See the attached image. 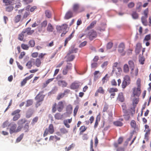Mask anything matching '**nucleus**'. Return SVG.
<instances>
[{
	"label": "nucleus",
	"instance_id": "nucleus-1",
	"mask_svg": "<svg viewBox=\"0 0 151 151\" xmlns=\"http://www.w3.org/2000/svg\"><path fill=\"white\" fill-rule=\"evenodd\" d=\"M131 82L130 78L129 76L126 75L124 76L123 80L122 83V87L123 88H125L127 86L129 85Z\"/></svg>",
	"mask_w": 151,
	"mask_h": 151
},
{
	"label": "nucleus",
	"instance_id": "nucleus-2",
	"mask_svg": "<svg viewBox=\"0 0 151 151\" xmlns=\"http://www.w3.org/2000/svg\"><path fill=\"white\" fill-rule=\"evenodd\" d=\"M124 43L123 42L120 43L118 46V51L122 56H124L125 55L126 51L124 50Z\"/></svg>",
	"mask_w": 151,
	"mask_h": 151
},
{
	"label": "nucleus",
	"instance_id": "nucleus-3",
	"mask_svg": "<svg viewBox=\"0 0 151 151\" xmlns=\"http://www.w3.org/2000/svg\"><path fill=\"white\" fill-rule=\"evenodd\" d=\"M88 36L89 37V39L92 41L97 36V34L95 31L91 29L88 33Z\"/></svg>",
	"mask_w": 151,
	"mask_h": 151
},
{
	"label": "nucleus",
	"instance_id": "nucleus-4",
	"mask_svg": "<svg viewBox=\"0 0 151 151\" xmlns=\"http://www.w3.org/2000/svg\"><path fill=\"white\" fill-rule=\"evenodd\" d=\"M20 111V109H17L11 113L12 116H14L13 118L14 121L17 120L20 117V115L19 114Z\"/></svg>",
	"mask_w": 151,
	"mask_h": 151
},
{
	"label": "nucleus",
	"instance_id": "nucleus-5",
	"mask_svg": "<svg viewBox=\"0 0 151 151\" xmlns=\"http://www.w3.org/2000/svg\"><path fill=\"white\" fill-rule=\"evenodd\" d=\"M72 64L70 63H68L66 67L64 68L63 71V75H66L67 74L69 70H71L72 68Z\"/></svg>",
	"mask_w": 151,
	"mask_h": 151
},
{
	"label": "nucleus",
	"instance_id": "nucleus-6",
	"mask_svg": "<svg viewBox=\"0 0 151 151\" xmlns=\"http://www.w3.org/2000/svg\"><path fill=\"white\" fill-rule=\"evenodd\" d=\"M11 125H12V126L10 129L9 133L10 134H12L16 132V128L17 127V125L15 124L11 123L9 124L8 126H10Z\"/></svg>",
	"mask_w": 151,
	"mask_h": 151
},
{
	"label": "nucleus",
	"instance_id": "nucleus-7",
	"mask_svg": "<svg viewBox=\"0 0 151 151\" xmlns=\"http://www.w3.org/2000/svg\"><path fill=\"white\" fill-rule=\"evenodd\" d=\"M72 106L70 104L68 105L66 107V112L64 114L66 116L70 114L72 112Z\"/></svg>",
	"mask_w": 151,
	"mask_h": 151
},
{
	"label": "nucleus",
	"instance_id": "nucleus-8",
	"mask_svg": "<svg viewBox=\"0 0 151 151\" xmlns=\"http://www.w3.org/2000/svg\"><path fill=\"white\" fill-rule=\"evenodd\" d=\"M31 27H28L24 29L22 31V33L24 34L27 33V35H31L34 32V30H31Z\"/></svg>",
	"mask_w": 151,
	"mask_h": 151
},
{
	"label": "nucleus",
	"instance_id": "nucleus-9",
	"mask_svg": "<svg viewBox=\"0 0 151 151\" xmlns=\"http://www.w3.org/2000/svg\"><path fill=\"white\" fill-rule=\"evenodd\" d=\"M45 96V95H39V94H38L36 96L35 98V99L36 100H37V104H38L40 102L43 101Z\"/></svg>",
	"mask_w": 151,
	"mask_h": 151
},
{
	"label": "nucleus",
	"instance_id": "nucleus-10",
	"mask_svg": "<svg viewBox=\"0 0 151 151\" xmlns=\"http://www.w3.org/2000/svg\"><path fill=\"white\" fill-rule=\"evenodd\" d=\"M142 47L141 44L140 43H138L136 44L135 50L136 54L137 55L140 53Z\"/></svg>",
	"mask_w": 151,
	"mask_h": 151
},
{
	"label": "nucleus",
	"instance_id": "nucleus-11",
	"mask_svg": "<svg viewBox=\"0 0 151 151\" xmlns=\"http://www.w3.org/2000/svg\"><path fill=\"white\" fill-rule=\"evenodd\" d=\"M34 113L33 110L31 109H29L26 113V117L27 118H30Z\"/></svg>",
	"mask_w": 151,
	"mask_h": 151
},
{
	"label": "nucleus",
	"instance_id": "nucleus-12",
	"mask_svg": "<svg viewBox=\"0 0 151 151\" xmlns=\"http://www.w3.org/2000/svg\"><path fill=\"white\" fill-rule=\"evenodd\" d=\"M64 108V105L62 101H59L58 104L57 110L59 112H61L63 110Z\"/></svg>",
	"mask_w": 151,
	"mask_h": 151
},
{
	"label": "nucleus",
	"instance_id": "nucleus-13",
	"mask_svg": "<svg viewBox=\"0 0 151 151\" xmlns=\"http://www.w3.org/2000/svg\"><path fill=\"white\" fill-rule=\"evenodd\" d=\"M80 85L78 82H74L72 83L70 86V88L71 89H75L78 88L79 86Z\"/></svg>",
	"mask_w": 151,
	"mask_h": 151
},
{
	"label": "nucleus",
	"instance_id": "nucleus-14",
	"mask_svg": "<svg viewBox=\"0 0 151 151\" xmlns=\"http://www.w3.org/2000/svg\"><path fill=\"white\" fill-rule=\"evenodd\" d=\"M58 84L59 86L63 88L66 87L68 85L67 83L63 80L59 81Z\"/></svg>",
	"mask_w": 151,
	"mask_h": 151
},
{
	"label": "nucleus",
	"instance_id": "nucleus-15",
	"mask_svg": "<svg viewBox=\"0 0 151 151\" xmlns=\"http://www.w3.org/2000/svg\"><path fill=\"white\" fill-rule=\"evenodd\" d=\"M73 12L70 11H68L65 14V19H68L73 17Z\"/></svg>",
	"mask_w": 151,
	"mask_h": 151
},
{
	"label": "nucleus",
	"instance_id": "nucleus-16",
	"mask_svg": "<svg viewBox=\"0 0 151 151\" xmlns=\"http://www.w3.org/2000/svg\"><path fill=\"white\" fill-rule=\"evenodd\" d=\"M97 22L96 20H94L92 22L89 26H88L86 29L87 30H89L93 28L94 26L96 24Z\"/></svg>",
	"mask_w": 151,
	"mask_h": 151
},
{
	"label": "nucleus",
	"instance_id": "nucleus-17",
	"mask_svg": "<svg viewBox=\"0 0 151 151\" xmlns=\"http://www.w3.org/2000/svg\"><path fill=\"white\" fill-rule=\"evenodd\" d=\"M78 50V48H73L72 49L70 50L68 53L67 54V56L69 55L70 54L75 53H76L77 52Z\"/></svg>",
	"mask_w": 151,
	"mask_h": 151
},
{
	"label": "nucleus",
	"instance_id": "nucleus-18",
	"mask_svg": "<svg viewBox=\"0 0 151 151\" xmlns=\"http://www.w3.org/2000/svg\"><path fill=\"white\" fill-rule=\"evenodd\" d=\"M118 100L121 102H122L124 101V98L122 93H119L118 96Z\"/></svg>",
	"mask_w": 151,
	"mask_h": 151
},
{
	"label": "nucleus",
	"instance_id": "nucleus-19",
	"mask_svg": "<svg viewBox=\"0 0 151 151\" xmlns=\"http://www.w3.org/2000/svg\"><path fill=\"white\" fill-rule=\"evenodd\" d=\"M99 71H96L93 73L94 77H93V80L94 81H96L100 77L98 74L99 73Z\"/></svg>",
	"mask_w": 151,
	"mask_h": 151
},
{
	"label": "nucleus",
	"instance_id": "nucleus-20",
	"mask_svg": "<svg viewBox=\"0 0 151 151\" xmlns=\"http://www.w3.org/2000/svg\"><path fill=\"white\" fill-rule=\"evenodd\" d=\"M128 64L131 71H132L134 67V63L133 61L132 60H129L128 61Z\"/></svg>",
	"mask_w": 151,
	"mask_h": 151
},
{
	"label": "nucleus",
	"instance_id": "nucleus-21",
	"mask_svg": "<svg viewBox=\"0 0 151 151\" xmlns=\"http://www.w3.org/2000/svg\"><path fill=\"white\" fill-rule=\"evenodd\" d=\"M26 121L27 120L25 119H21L18 121L17 124L18 125L23 126V124L25 123Z\"/></svg>",
	"mask_w": 151,
	"mask_h": 151
},
{
	"label": "nucleus",
	"instance_id": "nucleus-22",
	"mask_svg": "<svg viewBox=\"0 0 151 151\" xmlns=\"http://www.w3.org/2000/svg\"><path fill=\"white\" fill-rule=\"evenodd\" d=\"M23 129L24 130L25 132H28L29 130V126L28 123H26L23 126Z\"/></svg>",
	"mask_w": 151,
	"mask_h": 151
},
{
	"label": "nucleus",
	"instance_id": "nucleus-23",
	"mask_svg": "<svg viewBox=\"0 0 151 151\" xmlns=\"http://www.w3.org/2000/svg\"><path fill=\"white\" fill-rule=\"evenodd\" d=\"M34 60H35L34 59L32 58L31 59V60L29 61L26 64V66H27V68L28 69H30L31 68L32 66V62H34Z\"/></svg>",
	"mask_w": 151,
	"mask_h": 151
},
{
	"label": "nucleus",
	"instance_id": "nucleus-24",
	"mask_svg": "<svg viewBox=\"0 0 151 151\" xmlns=\"http://www.w3.org/2000/svg\"><path fill=\"white\" fill-rule=\"evenodd\" d=\"M58 90V88L56 86H55L52 89V90L49 92L48 93V95L49 96L51 95V94H54L56 93Z\"/></svg>",
	"mask_w": 151,
	"mask_h": 151
},
{
	"label": "nucleus",
	"instance_id": "nucleus-25",
	"mask_svg": "<svg viewBox=\"0 0 151 151\" xmlns=\"http://www.w3.org/2000/svg\"><path fill=\"white\" fill-rule=\"evenodd\" d=\"M55 118L57 120H61L63 117V115L60 113H56L54 116Z\"/></svg>",
	"mask_w": 151,
	"mask_h": 151
},
{
	"label": "nucleus",
	"instance_id": "nucleus-26",
	"mask_svg": "<svg viewBox=\"0 0 151 151\" xmlns=\"http://www.w3.org/2000/svg\"><path fill=\"white\" fill-rule=\"evenodd\" d=\"M100 120V116L99 115H98L96 117V121L94 125V128L95 129L97 127L99 124L98 122H99Z\"/></svg>",
	"mask_w": 151,
	"mask_h": 151
},
{
	"label": "nucleus",
	"instance_id": "nucleus-27",
	"mask_svg": "<svg viewBox=\"0 0 151 151\" xmlns=\"http://www.w3.org/2000/svg\"><path fill=\"white\" fill-rule=\"evenodd\" d=\"M79 8V6L78 4H76L73 5V12L76 13H77L78 10Z\"/></svg>",
	"mask_w": 151,
	"mask_h": 151
},
{
	"label": "nucleus",
	"instance_id": "nucleus-28",
	"mask_svg": "<svg viewBox=\"0 0 151 151\" xmlns=\"http://www.w3.org/2000/svg\"><path fill=\"white\" fill-rule=\"evenodd\" d=\"M48 131L51 134H52L54 132V129L52 124H50L49 125V126L48 127Z\"/></svg>",
	"mask_w": 151,
	"mask_h": 151
},
{
	"label": "nucleus",
	"instance_id": "nucleus-29",
	"mask_svg": "<svg viewBox=\"0 0 151 151\" xmlns=\"http://www.w3.org/2000/svg\"><path fill=\"white\" fill-rule=\"evenodd\" d=\"M53 27L50 23H48V24L47 27V30L49 32H52L53 31Z\"/></svg>",
	"mask_w": 151,
	"mask_h": 151
},
{
	"label": "nucleus",
	"instance_id": "nucleus-30",
	"mask_svg": "<svg viewBox=\"0 0 151 151\" xmlns=\"http://www.w3.org/2000/svg\"><path fill=\"white\" fill-rule=\"evenodd\" d=\"M114 124L117 127H121L123 125V123L119 121H116L113 122Z\"/></svg>",
	"mask_w": 151,
	"mask_h": 151
},
{
	"label": "nucleus",
	"instance_id": "nucleus-31",
	"mask_svg": "<svg viewBox=\"0 0 151 151\" xmlns=\"http://www.w3.org/2000/svg\"><path fill=\"white\" fill-rule=\"evenodd\" d=\"M108 91L110 93L117 92L118 89L116 88H111L108 89Z\"/></svg>",
	"mask_w": 151,
	"mask_h": 151
},
{
	"label": "nucleus",
	"instance_id": "nucleus-32",
	"mask_svg": "<svg viewBox=\"0 0 151 151\" xmlns=\"http://www.w3.org/2000/svg\"><path fill=\"white\" fill-rule=\"evenodd\" d=\"M21 17V15L20 14L17 15L14 17V22L15 23L18 22L20 20Z\"/></svg>",
	"mask_w": 151,
	"mask_h": 151
},
{
	"label": "nucleus",
	"instance_id": "nucleus-33",
	"mask_svg": "<svg viewBox=\"0 0 151 151\" xmlns=\"http://www.w3.org/2000/svg\"><path fill=\"white\" fill-rule=\"evenodd\" d=\"M75 58L74 55H72L68 57L67 58V62H71Z\"/></svg>",
	"mask_w": 151,
	"mask_h": 151
},
{
	"label": "nucleus",
	"instance_id": "nucleus-34",
	"mask_svg": "<svg viewBox=\"0 0 151 151\" xmlns=\"http://www.w3.org/2000/svg\"><path fill=\"white\" fill-rule=\"evenodd\" d=\"M33 101L32 100H28L27 101V103L25 105V106L26 107H29L32 105L33 104Z\"/></svg>",
	"mask_w": 151,
	"mask_h": 151
},
{
	"label": "nucleus",
	"instance_id": "nucleus-35",
	"mask_svg": "<svg viewBox=\"0 0 151 151\" xmlns=\"http://www.w3.org/2000/svg\"><path fill=\"white\" fill-rule=\"evenodd\" d=\"M45 13L46 17L48 18H51V14L49 10H46L45 11Z\"/></svg>",
	"mask_w": 151,
	"mask_h": 151
},
{
	"label": "nucleus",
	"instance_id": "nucleus-36",
	"mask_svg": "<svg viewBox=\"0 0 151 151\" xmlns=\"http://www.w3.org/2000/svg\"><path fill=\"white\" fill-rule=\"evenodd\" d=\"M122 111L124 114H127V107L125 104H123L122 106Z\"/></svg>",
	"mask_w": 151,
	"mask_h": 151
},
{
	"label": "nucleus",
	"instance_id": "nucleus-37",
	"mask_svg": "<svg viewBox=\"0 0 151 151\" xmlns=\"http://www.w3.org/2000/svg\"><path fill=\"white\" fill-rule=\"evenodd\" d=\"M132 16L133 18L134 19H137L138 17V14L136 12H133Z\"/></svg>",
	"mask_w": 151,
	"mask_h": 151
},
{
	"label": "nucleus",
	"instance_id": "nucleus-38",
	"mask_svg": "<svg viewBox=\"0 0 151 151\" xmlns=\"http://www.w3.org/2000/svg\"><path fill=\"white\" fill-rule=\"evenodd\" d=\"M62 31H67L66 29L68 27V25L65 24H63L61 26Z\"/></svg>",
	"mask_w": 151,
	"mask_h": 151
},
{
	"label": "nucleus",
	"instance_id": "nucleus-39",
	"mask_svg": "<svg viewBox=\"0 0 151 151\" xmlns=\"http://www.w3.org/2000/svg\"><path fill=\"white\" fill-rule=\"evenodd\" d=\"M35 64L37 67H40L41 64L40 60L39 58H37L36 60Z\"/></svg>",
	"mask_w": 151,
	"mask_h": 151
},
{
	"label": "nucleus",
	"instance_id": "nucleus-40",
	"mask_svg": "<svg viewBox=\"0 0 151 151\" xmlns=\"http://www.w3.org/2000/svg\"><path fill=\"white\" fill-rule=\"evenodd\" d=\"M21 47L23 50H28L29 49V46L27 45L22 43L21 45Z\"/></svg>",
	"mask_w": 151,
	"mask_h": 151
},
{
	"label": "nucleus",
	"instance_id": "nucleus-41",
	"mask_svg": "<svg viewBox=\"0 0 151 151\" xmlns=\"http://www.w3.org/2000/svg\"><path fill=\"white\" fill-rule=\"evenodd\" d=\"M129 71V68L127 64H125L124 66V72L127 73Z\"/></svg>",
	"mask_w": 151,
	"mask_h": 151
},
{
	"label": "nucleus",
	"instance_id": "nucleus-42",
	"mask_svg": "<svg viewBox=\"0 0 151 151\" xmlns=\"http://www.w3.org/2000/svg\"><path fill=\"white\" fill-rule=\"evenodd\" d=\"M14 7L10 5L6 7V11L8 12H10L12 11Z\"/></svg>",
	"mask_w": 151,
	"mask_h": 151
},
{
	"label": "nucleus",
	"instance_id": "nucleus-43",
	"mask_svg": "<svg viewBox=\"0 0 151 151\" xmlns=\"http://www.w3.org/2000/svg\"><path fill=\"white\" fill-rule=\"evenodd\" d=\"M87 128L85 126H81L79 129L80 131V134H81L84 132L86 129Z\"/></svg>",
	"mask_w": 151,
	"mask_h": 151
},
{
	"label": "nucleus",
	"instance_id": "nucleus-44",
	"mask_svg": "<svg viewBox=\"0 0 151 151\" xmlns=\"http://www.w3.org/2000/svg\"><path fill=\"white\" fill-rule=\"evenodd\" d=\"M38 117L37 116H36L34 118L32 119V121L31 122V124L33 125L35 123L37 122L38 121Z\"/></svg>",
	"mask_w": 151,
	"mask_h": 151
},
{
	"label": "nucleus",
	"instance_id": "nucleus-45",
	"mask_svg": "<svg viewBox=\"0 0 151 151\" xmlns=\"http://www.w3.org/2000/svg\"><path fill=\"white\" fill-rule=\"evenodd\" d=\"M24 33H22V31L21 34L18 35V39L20 41L23 40L24 37Z\"/></svg>",
	"mask_w": 151,
	"mask_h": 151
},
{
	"label": "nucleus",
	"instance_id": "nucleus-46",
	"mask_svg": "<svg viewBox=\"0 0 151 151\" xmlns=\"http://www.w3.org/2000/svg\"><path fill=\"white\" fill-rule=\"evenodd\" d=\"M150 39L151 36L150 34L147 35L145 36L143 40V42H144L145 41H148V40H150Z\"/></svg>",
	"mask_w": 151,
	"mask_h": 151
},
{
	"label": "nucleus",
	"instance_id": "nucleus-47",
	"mask_svg": "<svg viewBox=\"0 0 151 151\" xmlns=\"http://www.w3.org/2000/svg\"><path fill=\"white\" fill-rule=\"evenodd\" d=\"M97 92L103 94H104V90L102 87H99V88L97 90Z\"/></svg>",
	"mask_w": 151,
	"mask_h": 151
},
{
	"label": "nucleus",
	"instance_id": "nucleus-48",
	"mask_svg": "<svg viewBox=\"0 0 151 151\" xmlns=\"http://www.w3.org/2000/svg\"><path fill=\"white\" fill-rule=\"evenodd\" d=\"M24 134H22L16 139V141L17 142H20L23 137Z\"/></svg>",
	"mask_w": 151,
	"mask_h": 151
},
{
	"label": "nucleus",
	"instance_id": "nucleus-49",
	"mask_svg": "<svg viewBox=\"0 0 151 151\" xmlns=\"http://www.w3.org/2000/svg\"><path fill=\"white\" fill-rule=\"evenodd\" d=\"M29 44L31 47H33L35 44V41L34 40H30L29 42Z\"/></svg>",
	"mask_w": 151,
	"mask_h": 151
},
{
	"label": "nucleus",
	"instance_id": "nucleus-50",
	"mask_svg": "<svg viewBox=\"0 0 151 151\" xmlns=\"http://www.w3.org/2000/svg\"><path fill=\"white\" fill-rule=\"evenodd\" d=\"M47 20H44L41 23V27H45L47 25Z\"/></svg>",
	"mask_w": 151,
	"mask_h": 151
},
{
	"label": "nucleus",
	"instance_id": "nucleus-51",
	"mask_svg": "<svg viewBox=\"0 0 151 151\" xmlns=\"http://www.w3.org/2000/svg\"><path fill=\"white\" fill-rule=\"evenodd\" d=\"M130 125L132 128L135 129L136 125L135 121L134 120H132L131 122Z\"/></svg>",
	"mask_w": 151,
	"mask_h": 151
},
{
	"label": "nucleus",
	"instance_id": "nucleus-52",
	"mask_svg": "<svg viewBox=\"0 0 151 151\" xmlns=\"http://www.w3.org/2000/svg\"><path fill=\"white\" fill-rule=\"evenodd\" d=\"M27 80H28V79H27V78H24L23 80L21 82V86H24L25 84L27 83Z\"/></svg>",
	"mask_w": 151,
	"mask_h": 151
},
{
	"label": "nucleus",
	"instance_id": "nucleus-53",
	"mask_svg": "<svg viewBox=\"0 0 151 151\" xmlns=\"http://www.w3.org/2000/svg\"><path fill=\"white\" fill-rule=\"evenodd\" d=\"M60 131L61 133L63 134H65L68 132V131L65 128H61L60 129Z\"/></svg>",
	"mask_w": 151,
	"mask_h": 151
},
{
	"label": "nucleus",
	"instance_id": "nucleus-54",
	"mask_svg": "<svg viewBox=\"0 0 151 151\" xmlns=\"http://www.w3.org/2000/svg\"><path fill=\"white\" fill-rule=\"evenodd\" d=\"M3 2L6 5H8L11 4L12 2L9 0H3Z\"/></svg>",
	"mask_w": 151,
	"mask_h": 151
},
{
	"label": "nucleus",
	"instance_id": "nucleus-55",
	"mask_svg": "<svg viewBox=\"0 0 151 151\" xmlns=\"http://www.w3.org/2000/svg\"><path fill=\"white\" fill-rule=\"evenodd\" d=\"M113 44L112 42H108L106 46V48L107 49H110L112 47Z\"/></svg>",
	"mask_w": 151,
	"mask_h": 151
},
{
	"label": "nucleus",
	"instance_id": "nucleus-56",
	"mask_svg": "<svg viewBox=\"0 0 151 151\" xmlns=\"http://www.w3.org/2000/svg\"><path fill=\"white\" fill-rule=\"evenodd\" d=\"M64 96V94L63 93L59 94L57 96V99L58 100H59L63 98Z\"/></svg>",
	"mask_w": 151,
	"mask_h": 151
},
{
	"label": "nucleus",
	"instance_id": "nucleus-57",
	"mask_svg": "<svg viewBox=\"0 0 151 151\" xmlns=\"http://www.w3.org/2000/svg\"><path fill=\"white\" fill-rule=\"evenodd\" d=\"M56 29L57 30V32H58L59 33L62 32V30L61 29V26L57 25L56 26Z\"/></svg>",
	"mask_w": 151,
	"mask_h": 151
},
{
	"label": "nucleus",
	"instance_id": "nucleus-58",
	"mask_svg": "<svg viewBox=\"0 0 151 151\" xmlns=\"http://www.w3.org/2000/svg\"><path fill=\"white\" fill-rule=\"evenodd\" d=\"M139 102V99L137 98H135L133 100L132 104L133 105H136Z\"/></svg>",
	"mask_w": 151,
	"mask_h": 151
},
{
	"label": "nucleus",
	"instance_id": "nucleus-59",
	"mask_svg": "<svg viewBox=\"0 0 151 151\" xmlns=\"http://www.w3.org/2000/svg\"><path fill=\"white\" fill-rule=\"evenodd\" d=\"M9 124V122L8 121H6L4 122L2 124V127L3 128H4L6 127Z\"/></svg>",
	"mask_w": 151,
	"mask_h": 151
},
{
	"label": "nucleus",
	"instance_id": "nucleus-60",
	"mask_svg": "<svg viewBox=\"0 0 151 151\" xmlns=\"http://www.w3.org/2000/svg\"><path fill=\"white\" fill-rule=\"evenodd\" d=\"M68 120H65L63 121V123L65 126L68 128H69L70 127V125L68 123Z\"/></svg>",
	"mask_w": 151,
	"mask_h": 151
},
{
	"label": "nucleus",
	"instance_id": "nucleus-61",
	"mask_svg": "<svg viewBox=\"0 0 151 151\" xmlns=\"http://www.w3.org/2000/svg\"><path fill=\"white\" fill-rule=\"evenodd\" d=\"M134 6V4L133 2H132L129 3L128 5V6L129 8H132Z\"/></svg>",
	"mask_w": 151,
	"mask_h": 151
},
{
	"label": "nucleus",
	"instance_id": "nucleus-62",
	"mask_svg": "<svg viewBox=\"0 0 151 151\" xmlns=\"http://www.w3.org/2000/svg\"><path fill=\"white\" fill-rule=\"evenodd\" d=\"M124 119L126 120H129L130 117V116L128 114H124Z\"/></svg>",
	"mask_w": 151,
	"mask_h": 151
},
{
	"label": "nucleus",
	"instance_id": "nucleus-63",
	"mask_svg": "<svg viewBox=\"0 0 151 151\" xmlns=\"http://www.w3.org/2000/svg\"><path fill=\"white\" fill-rule=\"evenodd\" d=\"M148 9L147 8L144 11V14L145 15V18H146L148 16Z\"/></svg>",
	"mask_w": 151,
	"mask_h": 151
},
{
	"label": "nucleus",
	"instance_id": "nucleus-64",
	"mask_svg": "<svg viewBox=\"0 0 151 151\" xmlns=\"http://www.w3.org/2000/svg\"><path fill=\"white\" fill-rule=\"evenodd\" d=\"M87 44V42L84 41V42L81 43L79 45V47H82L86 45Z\"/></svg>",
	"mask_w": 151,
	"mask_h": 151
}]
</instances>
